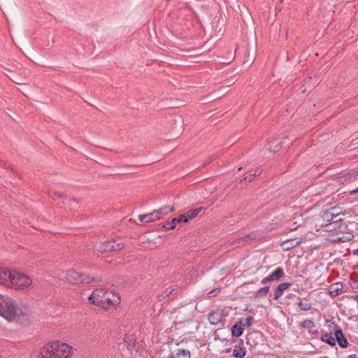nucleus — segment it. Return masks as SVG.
I'll return each mask as SVG.
<instances>
[{
  "label": "nucleus",
  "instance_id": "1",
  "mask_svg": "<svg viewBox=\"0 0 358 358\" xmlns=\"http://www.w3.org/2000/svg\"><path fill=\"white\" fill-rule=\"evenodd\" d=\"M91 303L108 309L120 303V297L118 294L112 292H107L103 289H95L88 297Z\"/></svg>",
  "mask_w": 358,
  "mask_h": 358
},
{
  "label": "nucleus",
  "instance_id": "2",
  "mask_svg": "<svg viewBox=\"0 0 358 358\" xmlns=\"http://www.w3.org/2000/svg\"><path fill=\"white\" fill-rule=\"evenodd\" d=\"M70 347L66 343L55 341L44 345L39 353V358H69Z\"/></svg>",
  "mask_w": 358,
  "mask_h": 358
},
{
  "label": "nucleus",
  "instance_id": "3",
  "mask_svg": "<svg viewBox=\"0 0 358 358\" xmlns=\"http://www.w3.org/2000/svg\"><path fill=\"white\" fill-rule=\"evenodd\" d=\"M0 315L9 322L17 319V306L15 302L10 297L0 294Z\"/></svg>",
  "mask_w": 358,
  "mask_h": 358
},
{
  "label": "nucleus",
  "instance_id": "4",
  "mask_svg": "<svg viewBox=\"0 0 358 358\" xmlns=\"http://www.w3.org/2000/svg\"><path fill=\"white\" fill-rule=\"evenodd\" d=\"M118 350L124 358H133L138 352L136 340L131 335H126L122 343L118 345Z\"/></svg>",
  "mask_w": 358,
  "mask_h": 358
},
{
  "label": "nucleus",
  "instance_id": "5",
  "mask_svg": "<svg viewBox=\"0 0 358 358\" xmlns=\"http://www.w3.org/2000/svg\"><path fill=\"white\" fill-rule=\"evenodd\" d=\"M9 281L8 287L15 290H24L32 284V280L29 276L15 271L11 272Z\"/></svg>",
  "mask_w": 358,
  "mask_h": 358
},
{
  "label": "nucleus",
  "instance_id": "6",
  "mask_svg": "<svg viewBox=\"0 0 358 358\" xmlns=\"http://www.w3.org/2000/svg\"><path fill=\"white\" fill-rule=\"evenodd\" d=\"M65 278L71 284H90L92 282L101 281V279L98 278L81 274L74 270L68 271L66 273Z\"/></svg>",
  "mask_w": 358,
  "mask_h": 358
},
{
  "label": "nucleus",
  "instance_id": "7",
  "mask_svg": "<svg viewBox=\"0 0 358 358\" xmlns=\"http://www.w3.org/2000/svg\"><path fill=\"white\" fill-rule=\"evenodd\" d=\"M124 246L123 242H117L114 240L100 243L95 246V249L101 252H108L122 249Z\"/></svg>",
  "mask_w": 358,
  "mask_h": 358
},
{
  "label": "nucleus",
  "instance_id": "8",
  "mask_svg": "<svg viewBox=\"0 0 358 358\" xmlns=\"http://www.w3.org/2000/svg\"><path fill=\"white\" fill-rule=\"evenodd\" d=\"M223 320H224V317L222 310H214L208 315V321L212 325H217L220 323L224 325Z\"/></svg>",
  "mask_w": 358,
  "mask_h": 358
},
{
  "label": "nucleus",
  "instance_id": "9",
  "mask_svg": "<svg viewBox=\"0 0 358 358\" xmlns=\"http://www.w3.org/2000/svg\"><path fill=\"white\" fill-rule=\"evenodd\" d=\"M11 272L9 269L0 267V285L8 287Z\"/></svg>",
  "mask_w": 358,
  "mask_h": 358
},
{
  "label": "nucleus",
  "instance_id": "10",
  "mask_svg": "<svg viewBox=\"0 0 358 358\" xmlns=\"http://www.w3.org/2000/svg\"><path fill=\"white\" fill-rule=\"evenodd\" d=\"M301 242V238H294L287 239L281 243V247L284 250H289L297 246Z\"/></svg>",
  "mask_w": 358,
  "mask_h": 358
},
{
  "label": "nucleus",
  "instance_id": "11",
  "mask_svg": "<svg viewBox=\"0 0 358 358\" xmlns=\"http://www.w3.org/2000/svg\"><path fill=\"white\" fill-rule=\"evenodd\" d=\"M291 282H282L279 284L274 291V296L273 297V300H278L280 297L282 295L284 291H285L288 287L291 286Z\"/></svg>",
  "mask_w": 358,
  "mask_h": 358
},
{
  "label": "nucleus",
  "instance_id": "12",
  "mask_svg": "<svg viewBox=\"0 0 358 358\" xmlns=\"http://www.w3.org/2000/svg\"><path fill=\"white\" fill-rule=\"evenodd\" d=\"M353 238V235L351 233H346L342 234H337L336 236H332V238H330V241L333 243H344L348 241H350Z\"/></svg>",
  "mask_w": 358,
  "mask_h": 358
},
{
  "label": "nucleus",
  "instance_id": "13",
  "mask_svg": "<svg viewBox=\"0 0 358 358\" xmlns=\"http://www.w3.org/2000/svg\"><path fill=\"white\" fill-rule=\"evenodd\" d=\"M203 210V208L199 207L195 209H192L185 214H182L183 217V223L187 222L189 220L195 217L199 213Z\"/></svg>",
  "mask_w": 358,
  "mask_h": 358
},
{
  "label": "nucleus",
  "instance_id": "14",
  "mask_svg": "<svg viewBox=\"0 0 358 358\" xmlns=\"http://www.w3.org/2000/svg\"><path fill=\"white\" fill-rule=\"evenodd\" d=\"M335 342L336 341L340 347L346 348L348 345V342L344 337V335L341 331V329H338L335 332Z\"/></svg>",
  "mask_w": 358,
  "mask_h": 358
},
{
  "label": "nucleus",
  "instance_id": "15",
  "mask_svg": "<svg viewBox=\"0 0 358 358\" xmlns=\"http://www.w3.org/2000/svg\"><path fill=\"white\" fill-rule=\"evenodd\" d=\"M299 327L301 329H308V332L311 334H317V331H312V329L315 327V323L311 320H305L299 324Z\"/></svg>",
  "mask_w": 358,
  "mask_h": 358
},
{
  "label": "nucleus",
  "instance_id": "16",
  "mask_svg": "<svg viewBox=\"0 0 358 358\" xmlns=\"http://www.w3.org/2000/svg\"><path fill=\"white\" fill-rule=\"evenodd\" d=\"M338 216V213H334V208H331L329 210L323 212L321 215V217L323 221L330 222L332 221L335 217Z\"/></svg>",
  "mask_w": 358,
  "mask_h": 358
},
{
  "label": "nucleus",
  "instance_id": "17",
  "mask_svg": "<svg viewBox=\"0 0 358 358\" xmlns=\"http://www.w3.org/2000/svg\"><path fill=\"white\" fill-rule=\"evenodd\" d=\"M183 223V217L182 215H179L177 217H174L171 222H166L163 225V227L168 230H171L175 229L176 224Z\"/></svg>",
  "mask_w": 358,
  "mask_h": 358
},
{
  "label": "nucleus",
  "instance_id": "18",
  "mask_svg": "<svg viewBox=\"0 0 358 358\" xmlns=\"http://www.w3.org/2000/svg\"><path fill=\"white\" fill-rule=\"evenodd\" d=\"M171 358H190V352L187 350L178 349L171 353Z\"/></svg>",
  "mask_w": 358,
  "mask_h": 358
},
{
  "label": "nucleus",
  "instance_id": "19",
  "mask_svg": "<svg viewBox=\"0 0 358 358\" xmlns=\"http://www.w3.org/2000/svg\"><path fill=\"white\" fill-rule=\"evenodd\" d=\"M285 275L284 271L282 268H277L270 275L272 282L280 280Z\"/></svg>",
  "mask_w": 358,
  "mask_h": 358
},
{
  "label": "nucleus",
  "instance_id": "20",
  "mask_svg": "<svg viewBox=\"0 0 358 358\" xmlns=\"http://www.w3.org/2000/svg\"><path fill=\"white\" fill-rule=\"evenodd\" d=\"M343 285L341 283H334L329 287V293L331 296H338L341 293Z\"/></svg>",
  "mask_w": 358,
  "mask_h": 358
},
{
  "label": "nucleus",
  "instance_id": "21",
  "mask_svg": "<svg viewBox=\"0 0 358 358\" xmlns=\"http://www.w3.org/2000/svg\"><path fill=\"white\" fill-rule=\"evenodd\" d=\"M244 327L242 325V321L236 323L231 328V334L234 336L238 337L242 335Z\"/></svg>",
  "mask_w": 358,
  "mask_h": 358
},
{
  "label": "nucleus",
  "instance_id": "22",
  "mask_svg": "<svg viewBox=\"0 0 358 358\" xmlns=\"http://www.w3.org/2000/svg\"><path fill=\"white\" fill-rule=\"evenodd\" d=\"M254 238H255L254 234H250L245 235L243 237L238 238L236 240H234L231 243V245H237L238 246L240 245H243V243L247 241L248 240H251V239H254Z\"/></svg>",
  "mask_w": 358,
  "mask_h": 358
},
{
  "label": "nucleus",
  "instance_id": "23",
  "mask_svg": "<svg viewBox=\"0 0 358 358\" xmlns=\"http://www.w3.org/2000/svg\"><path fill=\"white\" fill-rule=\"evenodd\" d=\"M138 217L141 222H143L145 223H148V222H150L157 220L156 215L154 213V210L152 213L146 214V215H140L138 216Z\"/></svg>",
  "mask_w": 358,
  "mask_h": 358
},
{
  "label": "nucleus",
  "instance_id": "24",
  "mask_svg": "<svg viewBox=\"0 0 358 358\" xmlns=\"http://www.w3.org/2000/svg\"><path fill=\"white\" fill-rule=\"evenodd\" d=\"M299 308L302 310H308L311 308L310 300L304 299L297 303Z\"/></svg>",
  "mask_w": 358,
  "mask_h": 358
},
{
  "label": "nucleus",
  "instance_id": "25",
  "mask_svg": "<svg viewBox=\"0 0 358 358\" xmlns=\"http://www.w3.org/2000/svg\"><path fill=\"white\" fill-rule=\"evenodd\" d=\"M245 355V350L240 345H236L233 350V355L236 358H243Z\"/></svg>",
  "mask_w": 358,
  "mask_h": 358
},
{
  "label": "nucleus",
  "instance_id": "26",
  "mask_svg": "<svg viewBox=\"0 0 358 358\" xmlns=\"http://www.w3.org/2000/svg\"><path fill=\"white\" fill-rule=\"evenodd\" d=\"M270 290V287L269 286H265L264 287H262L260 289H259L256 294H255V297L256 298H259V297H261V298H263V297H265L267 296L268 292Z\"/></svg>",
  "mask_w": 358,
  "mask_h": 358
},
{
  "label": "nucleus",
  "instance_id": "27",
  "mask_svg": "<svg viewBox=\"0 0 358 358\" xmlns=\"http://www.w3.org/2000/svg\"><path fill=\"white\" fill-rule=\"evenodd\" d=\"M321 341L331 346L335 345V337L332 336L331 334H326L322 336Z\"/></svg>",
  "mask_w": 358,
  "mask_h": 358
},
{
  "label": "nucleus",
  "instance_id": "28",
  "mask_svg": "<svg viewBox=\"0 0 358 358\" xmlns=\"http://www.w3.org/2000/svg\"><path fill=\"white\" fill-rule=\"evenodd\" d=\"M344 177L345 180H355L358 178V172L352 171V172L348 173Z\"/></svg>",
  "mask_w": 358,
  "mask_h": 358
},
{
  "label": "nucleus",
  "instance_id": "29",
  "mask_svg": "<svg viewBox=\"0 0 358 358\" xmlns=\"http://www.w3.org/2000/svg\"><path fill=\"white\" fill-rule=\"evenodd\" d=\"M254 320V318L253 317H252L251 315H248L244 322H242V325L245 327H249L250 326L252 325V322Z\"/></svg>",
  "mask_w": 358,
  "mask_h": 358
},
{
  "label": "nucleus",
  "instance_id": "30",
  "mask_svg": "<svg viewBox=\"0 0 358 358\" xmlns=\"http://www.w3.org/2000/svg\"><path fill=\"white\" fill-rule=\"evenodd\" d=\"M154 213L156 215V219L159 220V215H166L167 213L166 211V208L163 207V208H161L159 210H154Z\"/></svg>",
  "mask_w": 358,
  "mask_h": 358
},
{
  "label": "nucleus",
  "instance_id": "31",
  "mask_svg": "<svg viewBox=\"0 0 358 358\" xmlns=\"http://www.w3.org/2000/svg\"><path fill=\"white\" fill-rule=\"evenodd\" d=\"M271 141L268 143V150L269 151H273V152H278L282 147V145L280 143H278L274 148H273L271 145Z\"/></svg>",
  "mask_w": 358,
  "mask_h": 358
},
{
  "label": "nucleus",
  "instance_id": "32",
  "mask_svg": "<svg viewBox=\"0 0 358 358\" xmlns=\"http://www.w3.org/2000/svg\"><path fill=\"white\" fill-rule=\"evenodd\" d=\"M220 290L219 289H215L210 291V292H208V296L210 298L215 296L217 295L220 293Z\"/></svg>",
  "mask_w": 358,
  "mask_h": 358
},
{
  "label": "nucleus",
  "instance_id": "33",
  "mask_svg": "<svg viewBox=\"0 0 358 358\" xmlns=\"http://www.w3.org/2000/svg\"><path fill=\"white\" fill-rule=\"evenodd\" d=\"M52 196H55L57 198H66V196L64 195V194H63L62 192H55L53 193V195Z\"/></svg>",
  "mask_w": 358,
  "mask_h": 358
},
{
  "label": "nucleus",
  "instance_id": "34",
  "mask_svg": "<svg viewBox=\"0 0 358 358\" xmlns=\"http://www.w3.org/2000/svg\"><path fill=\"white\" fill-rule=\"evenodd\" d=\"M272 282V281L271 280L270 276L268 275L267 277H266V278H264V279L262 280L261 284L262 285H266V284H267L268 282Z\"/></svg>",
  "mask_w": 358,
  "mask_h": 358
},
{
  "label": "nucleus",
  "instance_id": "35",
  "mask_svg": "<svg viewBox=\"0 0 358 358\" xmlns=\"http://www.w3.org/2000/svg\"><path fill=\"white\" fill-rule=\"evenodd\" d=\"M254 178H255V177H254L252 174H251V175H249V176H248L245 177V178H243V180H242V182H243V181H245V182H246V181H248V182H252V181L253 180Z\"/></svg>",
  "mask_w": 358,
  "mask_h": 358
},
{
  "label": "nucleus",
  "instance_id": "36",
  "mask_svg": "<svg viewBox=\"0 0 358 358\" xmlns=\"http://www.w3.org/2000/svg\"><path fill=\"white\" fill-rule=\"evenodd\" d=\"M262 171H259V170H255V173L253 174H252L254 177H256V176H260Z\"/></svg>",
  "mask_w": 358,
  "mask_h": 358
},
{
  "label": "nucleus",
  "instance_id": "37",
  "mask_svg": "<svg viewBox=\"0 0 358 358\" xmlns=\"http://www.w3.org/2000/svg\"><path fill=\"white\" fill-rule=\"evenodd\" d=\"M350 194H358V187L356 189H354L350 191Z\"/></svg>",
  "mask_w": 358,
  "mask_h": 358
},
{
  "label": "nucleus",
  "instance_id": "38",
  "mask_svg": "<svg viewBox=\"0 0 358 358\" xmlns=\"http://www.w3.org/2000/svg\"><path fill=\"white\" fill-rule=\"evenodd\" d=\"M333 208H334V213H338V215H339L341 214V212L338 210V208H336V207H333Z\"/></svg>",
  "mask_w": 358,
  "mask_h": 358
},
{
  "label": "nucleus",
  "instance_id": "39",
  "mask_svg": "<svg viewBox=\"0 0 358 358\" xmlns=\"http://www.w3.org/2000/svg\"><path fill=\"white\" fill-rule=\"evenodd\" d=\"M13 80L15 83H17V84H19V85L22 84V82H20V81L19 80V79H17V80Z\"/></svg>",
  "mask_w": 358,
  "mask_h": 358
},
{
  "label": "nucleus",
  "instance_id": "40",
  "mask_svg": "<svg viewBox=\"0 0 358 358\" xmlns=\"http://www.w3.org/2000/svg\"><path fill=\"white\" fill-rule=\"evenodd\" d=\"M348 358H357L356 355H350L348 357Z\"/></svg>",
  "mask_w": 358,
  "mask_h": 358
},
{
  "label": "nucleus",
  "instance_id": "41",
  "mask_svg": "<svg viewBox=\"0 0 358 358\" xmlns=\"http://www.w3.org/2000/svg\"><path fill=\"white\" fill-rule=\"evenodd\" d=\"M354 254L358 256V248L354 250Z\"/></svg>",
  "mask_w": 358,
  "mask_h": 358
},
{
  "label": "nucleus",
  "instance_id": "42",
  "mask_svg": "<svg viewBox=\"0 0 358 358\" xmlns=\"http://www.w3.org/2000/svg\"><path fill=\"white\" fill-rule=\"evenodd\" d=\"M169 211H170V212H173V211H175V208H174V207L171 208H170V210H169Z\"/></svg>",
  "mask_w": 358,
  "mask_h": 358
},
{
  "label": "nucleus",
  "instance_id": "43",
  "mask_svg": "<svg viewBox=\"0 0 358 358\" xmlns=\"http://www.w3.org/2000/svg\"><path fill=\"white\" fill-rule=\"evenodd\" d=\"M241 169H242V167H239L238 170L241 171Z\"/></svg>",
  "mask_w": 358,
  "mask_h": 358
},
{
  "label": "nucleus",
  "instance_id": "44",
  "mask_svg": "<svg viewBox=\"0 0 358 358\" xmlns=\"http://www.w3.org/2000/svg\"><path fill=\"white\" fill-rule=\"evenodd\" d=\"M280 3H282V2H283V0H280Z\"/></svg>",
  "mask_w": 358,
  "mask_h": 358
},
{
  "label": "nucleus",
  "instance_id": "45",
  "mask_svg": "<svg viewBox=\"0 0 358 358\" xmlns=\"http://www.w3.org/2000/svg\"><path fill=\"white\" fill-rule=\"evenodd\" d=\"M357 268H358V265H357Z\"/></svg>",
  "mask_w": 358,
  "mask_h": 358
}]
</instances>
